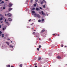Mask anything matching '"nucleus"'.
Returning <instances> with one entry per match:
<instances>
[{"instance_id": "nucleus-31", "label": "nucleus", "mask_w": 67, "mask_h": 67, "mask_svg": "<svg viewBox=\"0 0 67 67\" xmlns=\"http://www.w3.org/2000/svg\"><path fill=\"white\" fill-rule=\"evenodd\" d=\"M0 34H2V32L0 31Z\"/></svg>"}, {"instance_id": "nucleus-33", "label": "nucleus", "mask_w": 67, "mask_h": 67, "mask_svg": "<svg viewBox=\"0 0 67 67\" xmlns=\"http://www.w3.org/2000/svg\"><path fill=\"white\" fill-rule=\"evenodd\" d=\"M40 9H42V8L41 7H40Z\"/></svg>"}, {"instance_id": "nucleus-12", "label": "nucleus", "mask_w": 67, "mask_h": 67, "mask_svg": "<svg viewBox=\"0 0 67 67\" xmlns=\"http://www.w3.org/2000/svg\"><path fill=\"white\" fill-rule=\"evenodd\" d=\"M32 13H35V11H32Z\"/></svg>"}, {"instance_id": "nucleus-59", "label": "nucleus", "mask_w": 67, "mask_h": 67, "mask_svg": "<svg viewBox=\"0 0 67 67\" xmlns=\"http://www.w3.org/2000/svg\"><path fill=\"white\" fill-rule=\"evenodd\" d=\"M32 24H33V23H32Z\"/></svg>"}, {"instance_id": "nucleus-46", "label": "nucleus", "mask_w": 67, "mask_h": 67, "mask_svg": "<svg viewBox=\"0 0 67 67\" xmlns=\"http://www.w3.org/2000/svg\"><path fill=\"white\" fill-rule=\"evenodd\" d=\"M29 1L28 0H27L26 1V2H28Z\"/></svg>"}, {"instance_id": "nucleus-42", "label": "nucleus", "mask_w": 67, "mask_h": 67, "mask_svg": "<svg viewBox=\"0 0 67 67\" xmlns=\"http://www.w3.org/2000/svg\"><path fill=\"white\" fill-rule=\"evenodd\" d=\"M6 21H7V20L5 19V22H6Z\"/></svg>"}, {"instance_id": "nucleus-56", "label": "nucleus", "mask_w": 67, "mask_h": 67, "mask_svg": "<svg viewBox=\"0 0 67 67\" xmlns=\"http://www.w3.org/2000/svg\"><path fill=\"white\" fill-rule=\"evenodd\" d=\"M12 41L10 42V43H12Z\"/></svg>"}, {"instance_id": "nucleus-50", "label": "nucleus", "mask_w": 67, "mask_h": 67, "mask_svg": "<svg viewBox=\"0 0 67 67\" xmlns=\"http://www.w3.org/2000/svg\"><path fill=\"white\" fill-rule=\"evenodd\" d=\"M2 47H3V46H2Z\"/></svg>"}, {"instance_id": "nucleus-38", "label": "nucleus", "mask_w": 67, "mask_h": 67, "mask_svg": "<svg viewBox=\"0 0 67 67\" xmlns=\"http://www.w3.org/2000/svg\"><path fill=\"white\" fill-rule=\"evenodd\" d=\"M31 19L29 20V22H30L31 21Z\"/></svg>"}, {"instance_id": "nucleus-41", "label": "nucleus", "mask_w": 67, "mask_h": 67, "mask_svg": "<svg viewBox=\"0 0 67 67\" xmlns=\"http://www.w3.org/2000/svg\"><path fill=\"white\" fill-rule=\"evenodd\" d=\"M2 1V0H0V2H1V1Z\"/></svg>"}, {"instance_id": "nucleus-49", "label": "nucleus", "mask_w": 67, "mask_h": 67, "mask_svg": "<svg viewBox=\"0 0 67 67\" xmlns=\"http://www.w3.org/2000/svg\"><path fill=\"white\" fill-rule=\"evenodd\" d=\"M65 47H67V46H65Z\"/></svg>"}, {"instance_id": "nucleus-30", "label": "nucleus", "mask_w": 67, "mask_h": 67, "mask_svg": "<svg viewBox=\"0 0 67 67\" xmlns=\"http://www.w3.org/2000/svg\"><path fill=\"white\" fill-rule=\"evenodd\" d=\"M57 58H58V59H59V56H58Z\"/></svg>"}, {"instance_id": "nucleus-29", "label": "nucleus", "mask_w": 67, "mask_h": 67, "mask_svg": "<svg viewBox=\"0 0 67 67\" xmlns=\"http://www.w3.org/2000/svg\"><path fill=\"white\" fill-rule=\"evenodd\" d=\"M3 9H5V7H3Z\"/></svg>"}, {"instance_id": "nucleus-54", "label": "nucleus", "mask_w": 67, "mask_h": 67, "mask_svg": "<svg viewBox=\"0 0 67 67\" xmlns=\"http://www.w3.org/2000/svg\"><path fill=\"white\" fill-rule=\"evenodd\" d=\"M39 40H41V39H40V38H39Z\"/></svg>"}, {"instance_id": "nucleus-60", "label": "nucleus", "mask_w": 67, "mask_h": 67, "mask_svg": "<svg viewBox=\"0 0 67 67\" xmlns=\"http://www.w3.org/2000/svg\"><path fill=\"white\" fill-rule=\"evenodd\" d=\"M1 35H0V36H1Z\"/></svg>"}, {"instance_id": "nucleus-14", "label": "nucleus", "mask_w": 67, "mask_h": 67, "mask_svg": "<svg viewBox=\"0 0 67 67\" xmlns=\"http://www.w3.org/2000/svg\"><path fill=\"white\" fill-rule=\"evenodd\" d=\"M7 67H10V65H7Z\"/></svg>"}, {"instance_id": "nucleus-55", "label": "nucleus", "mask_w": 67, "mask_h": 67, "mask_svg": "<svg viewBox=\"0 0 67 67\" xmlns=\"http://www.w3.org/2000/svg\"><path fill=\"white\" fill-rule=\"evenodd\" d=\"M53 35H55V34H53Z\"/></svg>"}, {"instance_id": "nucleus-21", "label": "nucleus", "mask_w": 67, "mask_h": 67, "mask_svg": "<svg viewBox=\"0 0 67 67\" xmlns=\"http://www.w3.org/2000/svg\"><path fill=\"white\" fill-rule=\"evenodd\" d=\"M6 23H7V25H9V23L8 22H6Z\"/></svg>"}, {"instance_id": "nucleus-17", "label": "nucleus", "mask_w": 67, "mask_h": 67, "mask_svg": "<svg viewBox=\"0 0 67 67\" xmlns=\"http://www.w3.org/2000/svg\"><path fill=\"white\" fill-rule=\"evenodd\" d=\"M45 31V30H42V32H43Z\"/></svg>"}, {"instance_id": "nucleus-9", "label": "nucleus", "mask_w": 67, "mask_h": 67, "mask_svg": "<svg viewBox=\"0 0 67 67\" xmlns=\"http://www.w3.org/2000/svg\"><path fill=\"white\" fill-rule=\"evenodd\" d=\"M5 29H6V27H4V28H3V30H5Z\"/></svg>"}, {"instance_id": "nucleus-40", "label": "nucleus", "mask_w": 67, "mask_h": 67, "mask_svg": "<svg viewBox=\"0 0 67 67\" xmlns=\"http://www.w3.org/2000/svg\"><path fill=\"white\" fill-rule=\"evenodd\" d=\"M66 65H67V64L65 65H64V66H65V67H66Z\"/></svg>"}, {"instance_id": "nucleus-18", "label": "nucleus", "mask_w": 67, "mask_h": 67, "mask_svg": "<svg viewBox=\"0 0 67 67\" xmlns=\"http://www.w3.org/2000/svg\"><path fill=\"white\" fill-rule=\"evenodd\" d=\"M22 64H21L20 65H19V66L20 67H22Z\"/></svg>"}, {"instance_id": "nucleus-47", "label": "nucleus", "mask_w": 67, "mask_h": 67, "mask_svg": "<svg viewBox=\"0 0 67 67\" xmlns=\"http://www.w3.org/2000/svg\"><path fill=\"white\" fill-rule=\"evenodd\" d=\"M35 67H37V66L36 65L35 66Z\"/></svg>"}, {"instance_id": "nucleus-27", "label": "nucleus", "mask_w": 67, "mask_h": 67, "mask_svg": "<svg viewBox=\"0 0 67 67\" xmlns=\"http://www.w3.org/2000/svg\"><path fill=\"white\" fill-rule=\"evenodd\" d=\"M4 3V2L3 1H2L1 2V3Z\"/></svg>"}, {"instance_id": "nucleus-44", "label": "nucleus", "mask_w": 67, "mask_h": 67, "mask_svg": "<svg viewBox=\"0 0 67 67\" xmlns=\"http://www.w3.org/2000/svg\"><path fill=\"white\" fill-rule=\"evenodd\" d=\"M5 16H7V15L6 14H5Z\"/></svg>"}, {"instance_id": "nucleus-37", "label": "nucleus", "mask_w": 67, "mask_h": 67, "mask_svg": "<svg viewBox=\"0 0 67 67\" xmlns=\"http://www.w3.org/2000/svg\"><path fill=\"white\" fill-rule=\"evenodd\" d=\"M44 2H45V3H46V1H43Z\"/></svg>"}, {"instance_id": "nucleus-36", "label": "nucleus", "mask_w": 67, "mask_h": 67, "mask_svg": "<svg viewBox=\"0 0 67 67\" xmlns=\"http://www.w3.org/2000/svg\"><path fill=\"white\" fill-rule=\"evenodd\" d=\"M36 2H37L38 1V0H35Z\"/></svg>"}, {"instance_id": "nucleus-11", "label": "nucleus", "mask_w": 67, "mask_h": 67, "mask_svg": "<svg viewBox=\"0 0 67 67\" xmlns=\"http://www.w3.org/2000/svg\"><path fill=\"white\" fill-rule=\"evenodd\" d=\"M2 19H3V18H1L0 19V21H1V20H2Z\"/></svg>"}, {"instance_id": "nucleus-63", "label": "nucleus", "mask_w": 67, "mask_h": 67, "mask_svg": "<svg viewBox=\"0 0 67 67\" xmlns=\"http://www.w3.org/2000/svg\"><path fill=\"white\" fill-rule=\"evenodd\" d=\"M44 67H45V66H44Z\"/></svg>"}, {"instance_id": "nucleus-32", "label": "nucleus", "mask_w": 67, "mask_h": 67, "mask_svg": "<svg viewBox=\"0 0 67 67\" xmlns=\"http://www.w3.org/2000/svg\"><path fill=\"white\" fill-rule=\"evenodd\" d=\"M37 50H38V51H39V48H37Z\"/></svg>"}, {"instance_id": "nucleus-20", "label": "nucleus", "mask_w": 67, "mask_h": 67, "mask_svg": "<svg viewBox=\"0 0 67 67\" xmlns=\"http://www.w3.org/2000/svg\"><path fill=\"white\" fill-rule=\"evenodd\" d=\"M10 47L11 48H13V46H12L11 45H10Z\"/></svg>"}, {"instance_id": "nucleus-35", "label": "nucleus", "mask_w": 67, "mask_h": 67, "mask_svg": "<svg viewBox=\"0 0 67 67\" xmlns=\"http://www.w3.org/2000/svg\"><path fill=\"white\" fill-rule=\"evenodd\" d=\"M35 34V32H34V33H33V34Z\"/></svg>"}, {"instance_id": "nucleus-10", "label": "nucleus", "mask_w": 67, "mask_h": 67, "mask_svg": "<svg viewBox=\"0 0 67 67\" xmlns=\"http://www.w3.org/2000/svg\"><path fill=\"white\" fill-rule=\"evenodd\" d=\"M6 43H7V45H9V43L8 42H6Z\"/></svg>"}, {"instance_id": "nucleus-52", "label": "nucleus", "mask_w": 67, "mask_h": 67, "mask_svg": "<svg viewBox=\"0 0 67 67\" xmlns=\"http://www.w3.org/2000/svg\"><path fill=\"white\" fill-rule=\"evenodd\" d=\"M49 40H49V41H51V38H50V39H49Z\"/></svg>"}, {"instance_id": "nucleus-1", "label": "nucleus", "mask_w": 67, "mask_h": 67, "mask_svg": "<svg viewBox=\"0 0 67 67\" xmlns=\"http://www.w3.org/2000/svg\"><path fill=\"white\" fill-rule=\"evenodd\" d=\"M34 15H36L37 17H38V18H40L41 17L40 15H39L38 14H36V13H35L34 14Z\"/></svg>"}, {"instance_id": "nucleus-8", "label": "nucleus", "mask_w": 67, "mask_h": 67, "mask_svg": "<svg viewBox=\"0 0 67 67\" xmlns=\"http://www.w3.org/2000/svg\"><path fill=\"white\" fill-rule=\"evenodd\" d=\"M43 3H44V2L43 1H42L41 2H39V3L41 4H43Z\"/></svg>"}, {"instance_id": "nucleus-24", "label": "nucleus", "mask_w": 67, "mask_h": 67, "mask_svg": "<svg viewBox=\"0 0 67 67\" xmlns=\"http://www.w3.org/2000/svg\"><path fill=\"white\" fill-rule=\"evenodd\" d=\"M33 0H31L30 2L32 3V2H33Z\"/></svg>"}, {"instance_id": "nucleus-62", "label": "nucleus", "mask_w": 67, "mask_h": 67, "mask_svg": "<svg viewBox=\"0 0 67 67\" xmlns=\"http://www.w3.org/2000/svg\"><path fill=\"white\" fill-rule=\"evenodd\" d=\"M58 35L59 36V35Z\"/></svg>"}, {"instance_id": "nucleus-53", "label": "nucleus", "mask_w": 67, "mask_h": 67, "mask_svg": "<svg viewBox=\"0 0 67 67\" xmlns=\"http://www.w3.org/2000/svg\"><path fill=\"white\" fill-rule=\"evenodd\" d=\"M36 65V64H35V65Z\"/></svg>"}, {"instance_id": "nucleus-15", "label": "nucleus", "mask_w": 67, "mask_h": 67, "mask_svg": "<svg viewBox=\"0 0 67 67\" xmlns=\"http://www.w3.org/2000/svg\"><path fill=\"white\" fill-rule=\"evenodd\" d=\"M42 22H43L44 21V19H42L41 20Z\"/></svg>"}, {"instance_id": "nucleus-5", "label": "nucleus", "mask_w": 67, "mask_h": 67, "mask_svg": "<svg viewBox=\"0 0 67 67\" xmlns=\"http://www.w3.org/2000/svg\"><path fill=\"white\" fill-rule=\"evenodd\" d=\"M12 4H11V3H9V7H10V6H12Z\"/></svg>"}, {"instance_id": "nucleus-23", "label": "nucleus", "mask_w": 67, "mask_h": 67, "mask_svg": "<svg viewBox=\"0 0 67 67\" xmlns=\"http://www.w3.org/2000/svg\"><path fill=\"white\" fill-rule=\"evenodd\" d=\"M41 58H39L38 59V60H41Z\"/></svg>"}, {"instance_id": "nucleus-7", "label": "nucleus", "mask_w": 67, "mask_h": 67, "mask_svg": "<svg viewBox=\"0 0 67 67\" xmlns=\"http://www.w3.org/2000/svg\"><path fill=\"white\" fill-rule=\"evenodd\" d=\"M36 10L37 11H38V10H40V9L38 8H36Z\"/></svg>"}, {"instance_id": "nucleus-34", "label": "nucleus", "mask_w": 67, "mask_h": 67, "mask_svg": "<svg viewBox=\"0 0 67 67\" xmlns=\"http://www.w3.org/2000/svg\"><path fill=\"white\" fill-rule=\"evenodd\" d=\"M3 21H1V23H3Z\"/></svg>"}, {"instance_id": "nucleus-19", "label": "nucleus", "mask_w": 67, "mask_h": 67, "mask_svg": "<svg viewBox=\"0 0 67 67\" xmlns=\"http://www.w3.org/2000/svg\"><path fill=\"white\" fill-rule=\"evenodd\" d=\"M35 10V8H34L32 9V10Z\"/></svg>"}, {"instance_id": "nucleus-43", "label": "nucleus", "mask_w": 67, "mask_h": 67, "mask_svg": "<svg viewBox=\"0 0 67 67\" xmlns=\"http://www.w3.org/2000/svg\"><path fill=\"white\" fill-rule=\"evenodd\" d=\"M10 39L9 38H8V39H7V40H10Z\"/></svg>"}, {"instance_id": "nucleus-16", "label": "nucleus", "mask_w": 67, "mask_h": 67, "mask_svg": "<svg viewBox=\"0 0 67 67\" xmlns=\"http://www.w3.org/2000/svg\"><path fill=\"white\" fill-rule=\"evenodd\" d=\"M62 58H61V57L60 56L59 57V59H61Z\"/></svg>"}, {"instance_id": "nucleus-48", "label": "nucleus", "mask_w": 67, "mask_h": 67, "mask_svg": "<svg viewBox=\"0 0 67 67\" xmlns=\"http://www.w3.org/2000/svg\"><path fill=\"white\" fill-rule=\"evenodd\" d=\"M11 67H14L13 66H11Z\"/></svg>"}, {"instance_id": "nucleus-58", "label": "nucleus", "mask_w": 67, "mask_h": 67, "mask_svg": "<svg viewBox=\"0 0 67 67\" xmlns=\"http://www.w3.org/2000/svg\"><path fill=\"white\" fill-rule=\"evenodd\" d=\"M47 16H48V14H47Z\"/></svg>"}, {"instance_id": "nucleus-28", "label": "nucleus", "mask_w": 67, "mask_h": 67, "mask_svg": "<svg viewBox=\"0 0 67 67\" xmlns=\"http://www.w3.org/2000/svg\"><path fill=\"white\" fill-rule=\"evenodd\" d=\"M34 6H35V7H36V4H34Z\"/></svg>"}, {"instance_id": "nucleus-2", "label": "nucleus", "mask_w": 67, "mask_h": 67, "mask_svg": "<svg viewBox=\"0 0 67 67\" xmlns=\"http://www.w3.org/2000/svg\"><path fill=\"white\" fill-rule=\"evenodd\" d=\"M7 16H11V14H10V13H8L7 14Z\"/></svg>"}, {"instance_id": "nucleus-6", "label": "nucleus", "mask_w": 67, "mask_h": 67, "mask_svg": "<svg viewBox=\"0 0 67 67\" xmlns=\"http://www.w3.org/2000/svg\"><path fill=\"white\" fill-rule=\"evenodd\" d=\"M8 20L9 21H12V19L11 18H9Z\"/></svg>"}, {"instance_id": "nucleus-39", "label": "nucleus", "mask_w": 67, "mask_h": 67, "mask_svg": "<svg viewBox=\"0 0 67 67\" xmlns=\"http://www.w3.org/2000/svg\"><path fill=\"white\" fill-rule=\"evenodd\" d=\"M63 45H61V47H63Z\"/></svg>"}, {"instance_id": "nucleus-45", "label": "nucleus", "mask_w": 67, "mask_h": 67, "mask_svg": "<svg viewBox=\"0 0 67 67\" xmlns=\"http://www.w3.org/2000/svg\"><path fill=\"white\" fill-rule=\"evenodd\" d=\"M0 28H1V25H0Z\"/></svg>"}, {"instance_id": "nucleus-26", "label": "nucleus", "mask_w": 67, "mask_h": 67, "mask_svg": "<svg viewBox=\"0 0 67 67\" xmlns=\"http://www.w3.org/2000/svg\"><path fill=\"white\" fill-rule=\"evenodd\" d=\"M38 22H41V20H38Z\"/></svg>"}, {"instance_id": "nucleus-3", "label": "nucleus", "mask_w": 67, "mask_h": 67, "mask_svg": "<svg viewBox=\"0 0 67 67\" xmlns=\"http://www.w3.org/2000/svg\"><path fill=\"white\" fill-rule=\"evenodd\" d=\"M41 13L42 15H45V14H44V12H43V11H42L41 12Z\"/></svg>"}, {"instance_id": "nucleus-4", "label": "nucleus", "mask_w": 67, "mask_h": 67, "mask_svg": "<svg viewBox=\"0 0 67 67\" xmlns=\"http://www.w3.org/2000/svg\"><path fill=\"white\" fill-rule=\"evenodd\" d=\"M8 10L9 11H11V10H12V8H9Z\"/></svg>"}, {"instance_id": "nucleus-57", "label": "nucleus", "mask_w": 67, "mask_h": 67, "mask_svg": "<svg viewBox=\"0 0 67 67\" xmlns=\"http://www.w3.org/2000/svg\"><path fill=\"white\" fill-rule=\"evenodd\" d=\"M36 31V30H34V31Z\"/></svg>"}, {"instance_id": "nucleus-25", "label": "nucleus", "mask_w": 67, "mask_h": 67, "mask_svg": "<svg viewBox=\"0 0 67 67\" xmlns=\"http://www.w3.org/2000/svg\"><path fill=\"white\" fill-rule=\"evenodd\" d=\"M43 8H45V5H44L43 6Z\"/></svg>"}, {"instance_id": "nucleus-22", "label": "nucleus", "mask_w": 67, "mask_h": 67, "mask_svg": "<svg viewBox=\"0 0 67 67\" xmlns=\"http://www.w3.org/2000/svg\"><path fill=\"white\" fill-rule=\"evenodd\" d=\"M41 46L40 45L39 47V48H41Z\"/></svg>"}, {"instance_id": "nucleus-61", "label": "nucleus", "mask_w": 67, "mask_h": 67, "mask_svg": "<svg viewBox=\"0 0 67 67\" xmlns=\"http://www.w3.org/2000/svg\"><path fill=\"white\" fill-rule=\"evenodd\" d=\"M40 14H41V13H40Z\"/></svg>"}, {"instance_id": "nucleus-13", "label": "nucleus", "mask_w": 67, "mask_h": 67, "mask_svg": "<svg viewBox=\"0 0 67 67\" xmlns=\"http://www.w3.org/2000/svg\"><path fill=\"white\" fill-rule=\"evenodd\" d=\"M2 37H4V34H2Z\"/></svg>"}, {"instance_id": "nucleus-51", "label": "nucleus", "mask_w": 67, "mask_h": 67, "mask_svg": "<svg viewBox=\"0 0 67 67\" xmlns=\"http://www.w3.org/2000/svg\"><path fill=\"white\" fill-rule=\"evenodd\" d=\"M8 1V0H6V1Z\"/></svg>"}]
</instances>
